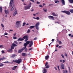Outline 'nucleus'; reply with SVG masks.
<instances>
[{
	"instance_id": "obj_15",
	"label": "nucleus",
	"mask_w": 73,
	"mask_h": 73,
	"mask_svg": "<svg viewBox=\"0 0 73 73\" xmlns=\"http://www.w3.org/2000/svg\"><path fill=\"white\" fill-rule=\"evenodd\" d=\"M24 40V38H18V39L17 40V41H23Z\"/></svg>"
},
{
	"instance_id": "obj_63",
	"label": "nucleus",
	"mask_w": 73,
	"mask_h": 73,
	"mask_svg": "<svg viewBox=\"0 0 73 73\" xmlns=\"http://www.w3.org/2000/svg\"><path fill=\"white\" fill-rule=\"evenodd\" d=\"M60 62H62V60H60Z\"/></svg>"
},
{
	"instance_id": "obj_20",
	"label": "nucleus",
	"mask_w": 73,
	"mask_h": 73,
	"mask_svg": "<svg viewBox=\"0 0 73 73\" xmlns=\"http://www.w3.org/2000/svg\"><path fill=\"white\" fill-rule=\"evenodd\" d=\"M5 12L6 14H9V11L8 10L7 11L6 10H5Z\"/></svg>"
},
{
	"instance_id": "obj_31",
	"label": "nucleus",
	"mask_w": 73,
	"mask_h": 73,
	"mask_svg": "<svg viewBox=\"0 0 73 73\" xmlns=\"http://www.w3.org/2000/svg\"><path fill=\"white\" fill-rule=\"evenodd\" d=\"M45 68H46V69H48L49 68V65H47V66H46L45 67Z\"/></svg>"
},
{
	"instance_id": "obj_50",
	"label": "nucleus",
	"mask_w": 73,
	"mask_h": 73,
	"mask_svg": "<svg viewBox=\"0 0 73 73\" xmlns=\"http://www.w3.org/2000/svg\"><path fill=\"white\" fill-rule=\"evenodd\" d=\"M14 42V43H15L16 44H18V43L17 42V41H15Z\"/></svg>"
},
{
	"instance_id": "obj_4",
	"label": "nucleus",
	"mask_w": 73,
	"mask_h": 73,
	"mask_svg": "<svg viewBox=\"0 0 73 73\" xmlns=\"http://www.w3.org/2000/svg\"><path fill=\"white\" fill-rule=\"evenodd\" d=\"M40 25V23L38 22L37 23H36L35 24V28L36 29L37 31H38L39 30V25Z\"/></svg>"
},
{
	"instance_id": "obj_61",
	"label": "nucleus",
	"mask_w": 73,
	"mask_h": 73,
	"mask_svg": "<svg viewBox=\"0 0 73 73\" xmlns=\"http://www.w3.org/2000/svg\"><path fill=\"white\" fill-rule=\"evenodd\" d=\"M37 4H40V2L38 1L37 2Z\"/></svg>"
},
{
	"instance_id": "obj_16",
	"label": "nucleus",
	"mask_w": 73,
	"mask_h": 73,
	"mask_svg": "<svg viewBox=\"0 0 73 73\" xmlns=\"http://www.w3.org/2000/svg\"><path fill=\"white\" fill-rule=\"evenodd\" d=\"M2 21L3 23H5L7 21V19H5L4 18H3L2 19Z\"/></svg>"
},
{
	"instance_id": "obj_33",
	"label": "nucleus",
	"mask_w": 73,
	"mask_h": 73,
	"mask_svg": "<svg viewBox=\"0 0 73 73\" xmlns=\"http://www.w3.org/2000/svg\"><path fill=\"white\" fill-rule=\"evenodd\" d=\"M69 11L71 13H73V9H70L69 10Z\"/></svg>"
},
{
	"instance_id": "obj_39",
	"label": "nucleus",
	"mask_w": 73,
	"mask_h": 73,
	"mask_svg": "<svg viewBox=\"0 0 73 73\" xmlns=\"http://www.w3.org/2000/svg\"><path fill=\"white\" fill-rule=\"evenodd\" d=\"M1 26L3 27V29H4V25H3V24H1Z\"/></svg>"
},
{
	"instance_id": "obj_30",
	"label": "nucleus",
	"mask_w": 73,
	"mask_h": 73,
	"mask_svg": "<svg viewBox=\"0 0 73 73\" xmlns=\"http://www.w3.org/2000/svg\"><path fill=\"white\" fill-rule=\"evenodd\" d=\"M43 10H44V12H47V10L46 9L44 8L43 9Z\"/></svg>"
},
{
	"instance_id": "obj_44",
	"label": "nucleus",
	"mask_w": 73,
	"mask_h": 73,
	"mask_svg": "<svg viewBox=\"0 0 73 73\" xmlns=\"http://www.w3.org/2000/svg\"><path fill=\"white\" fill-rule=\"evenodd\" d=\"M48 62H46V63H45V66H47L48 65Z\"/></svg>"
},
{
	"instance_id": "obj_53",
	"label": "nucleus",
	"mask_w": 73,
	"mask_h": 73,
	"mask_svg": "<svg viewBox=\"0 0 73 73\" xmlns=\"http://www.w3.org/2000/svg\"><path fill=\"white\" fill-rule=\"evenodd\" d=\"M39 7H41V8L42 7H43V6H42V5H39Z\"/></svg>"
},
{
	"instance_id": "obj_59",
	"label": "nucleus",
	"mask_w": 73,
	"mask_h": 73,
	"mask_svg": "<svg viewBox=\"0 0 73 73\" xmlns=\"http://www.w3.org/2000/svg\"><path fill=\"white\" fill-rule=\"evenodd\" d=\"M58 46H59L58 44H57L56 46V47L57 48L58 47Z\"/></svg>"
},
{
	"instance_id": "obj_43",
	"label": "nucleus",
	"mask_w": 73,
	"mask_h": 73,
	"mask_svg": "<svg viewBox=\"0 0 73 73\" xmlns=\"http://www.w3.org/2000/svg\"><path fill=\"white\" fill-rule=\"evenodd\" d=\"M23 70H25V66H23Z\"/></svg>"
},
{
	"instance_id": "obj_47",
	"label": "nucleus",
	"mask_w": 73,
	"mask_h": 73,
	"mask_svg": "<svg viewBox=\"0 0 73 73\" xmlns=\"http://www.w3.org/2000/svg\"><path fill=\"white\" fill-rule=\"evenodd\" d=\"M4 63H6L7 64H8V63H10V62H3Z\"/></svg>"
},
{
	"instance_id": "obj_21",
	"label": "nucleus",
	"mask_w": 73,
	"mask_h": 73,
	"mask_svg": "<svg viewBox=\"0 0 73 73\" xmlns=\"http://www.w3.org/2000/svg\"><path fill=\"white\" fill-rule=\"evenodd\" d=\"M66 13L67 14V15H69L70 14V12L68 11H66Z\"/></svg>"
},
{
	"instance_id": "obj_9",
	"label": "nucleus",
	"mask_w": 73,
	"mask_h": 73,
	"mask_svg": "<svg viewBox=\"0 0 73 73\" xmlns=\"http://www.w3.org/2000/svg\"><path fill=\"white\" fill-rule=\"evenodd\" d=\"M48 17L50 20L52 19V20H54V17L50 15Z\"/></svg>"
},
{
	"instance_id": "obj_17",
	"label": "nucleus",
	"mask_w": 73,
	"mask_h": 73,
	"mask_svg": "<svg viewBox=\"0 0 73 73\" xmlns=\"http://www.w3.org/2000/svg\"><path fill=\"white\" fill-rule=\"evenodd\" d=\"M24 45L25 46L23 47V48L24 49H26V48L27 47L26 46H27V45H28V44L26 43H25L24 44Z\"/></svg>"
},
{
	"instance_id": "obj_28",
	"label": "nucleus",
	"mask_w": 73,
	"mask_h": 73,
	"mask_svg": "<svg viewBox=\"0 0 73 73\" xmlns=\"http://www.w3.org/2000/svg\"><path fill=\"white\" fill-rule=\"evenodd\" d=\"M35 26H32L30 27V29H32L35 28Z\"/></svg>"
},
{
	"instance_id": "obj_24",
	"label": "nucleus",
	"mask_w": 73,
	"mask_h": 73,
	"mask_svg": "<svg viewBox=\"0 0 73 73\" xmlns=\"http://www.w3.org/2000/svg\"><path fill=\"white\" fill-rule=\"evenodd\" d=\"M22 56H25L27 55V54L25 53H23L22 54Z\"/></svg>"
},
{
	"instance_id": "obj_5",
	"label": "nucleus",
	"mask_w": 73,
	"mask_h": 73,
	"mask_svg": "<svg viewBox=\"0 0 73 73\" xmlns=\"http://www.w3.org/2000/svg\"><path fill=\"white\" fill-rule=\"evenodd\" d=\"M13 62H15L17 64H20L21 62V59H19L18 60H13Z\"/></svg>"
},
{
	"instance_id": "obj_34",
	"label": "nucleus",
	"mask_w": 73,
	"mask_h": 73,
	"mask_svg": "<svg viewBox=\"0 0 73 73\" xmlns=\"http://www.w3.org/2000/svg\"><path fill=\"white\" fill-rule=\"evenodd\" d=\"M4 48V46L3 45H0V48Z\"/></svg>"
},
{
	"instance_id": "obj_14",
	"label": "nucleus",
	"mask_w": 73,
	"mask_h": 73,
	"mask_svg": "<svg viewBox=\"0 0 73 73\" xmlns=\"http://www.w3.org/2000/svg\"><path fill=\"white\" fill-rule=\"evenodd\" d=\"M43 72V73H46V72H47V70L45 68H44Z\"/></svg>"
},
{
	"instance_id": "obj_2",
	"label": "nucleus",
	"mask_w": 73,
	"mask_h": 73,
	"mask_svg": "<svg viewBox=\"0 0 73 73\" xmlns=\"http://www.w3.org/2000/svg\"><path fill=\"white\" fill-rule=\"evenodd\" d=\"M31 5H32V3L30 2L28 5L26 6L25 7V10H26L27 9H29L31 7Z\"/></svg>"
},
{
	"instance_id": "obj_64",
	"label": "nucleus",
	"mask_w": 73,
	"mask_h": 73,
	"mask_svg": "<svg viewBox=\"0 0 73 73\" xmlns=\"http://www.w3.org/2000/svg\"><path fill=\"white\" fill-rule=\"evenodd\" d=\"M5 17H7V15L6 14L5 15Z\"/></svg>"
},
{
	"instance_id": "obj_57",
	"label": "nucleus",
	"mask_w": 73,
	"mask_h": 73,
	"mask_svg": "<svg viewBox=\"0 0 73 73\" xmlns=\"http://www.w3.org/2000/svg\"><path fill=\"white\" fill-rule=\"evenodd\" d=\"M30 1H32L33 3H34V2H35V1H34V0H30Z\"/></svg>"
},
{
	"instance_id": "obj_45",
	"label": "nucleus",
	"mask_w": 73,
	"mask_h": 73,
	"mask_svg": "<svg viewBox=\"0 0 73 73\" xmlns=\"http://www.w3.org/2000/svg\"><path fill=\"white\" fill-rule=\"evenodd\" d=\"M66 11H62V12L63 13H66Z\"/></svg>"
},
{
	"instance_id": "obj_32",
	"label": "nucleus",
	"mask_w": 73,
	"mask_h": 73,
	"mask_svg": "<svg viewBox=\"0 0 73 73\" xmlns=\"http://www.w3.org/2000/svg\"><path fill=\"white\" fill-rule=\"evenodd\" d=\"M12 49L11 48V49L8 50V52H12Z\"/></svg>"
},
{
	"instance_id": "obj_37",
	"label": "nucleus",
	"mask_w": 73,
	"mask_h": 73,
	"mask_svg": "<svg viewBox=\"0 0 73 73\" xmlns=\"http://www.w3.org/2000/svg\"><path fill=\"white\" fill-rule=\"evenodd\" d=\"M30 32H31L30 30H29V29H28L27 32V33H30Z\"/></svg>"
},
{
	"instance_id": "obj_8",
	"label": "nucleus",
	"mask_w": 73,
	"mask_h": 73,
	"mask_svg": "<svg viewBox=\"0 0 73 73\" xmlns=\"http://www.w3.org/2000/svg\"><path fill=\"white\" fill-rule=\"evenodd\" d=\"M15 46H17V45L15 44V43H13L12 44V46H11V49H13L15 48Z\"/></svg>"
},
{
	"instance_id": "obj_18",
	"label": "nucleus",
	"mask_w": 73,
	"mask_h": 73,
	"mask_svg": "<svg viewBox=\"0 0 73 73\" xmlns=\"http://www.w3.org/2000/svg\"><path fill=\"white\" fill-rule=\"evenodd\" d=\"M61 2L62 5H65V0H61Z\"/></svg>"
},
{
	"instance_id": "obj_35",
	"label": "nucleus",
	"mask_w": 73,
	"mask_h": 73,
	"mask_svg": "<svg viewBox=\"0 0 73 73\" xmlns=\"http://www.w3.org/2000/svg\"><path fill=\"white\" fill-rule=\"evenodd\" d=\"M59 1L58 0H56L55 1V3H59Z\"/></svg>"
},
{
	"instance_id": "obj_6",
	"label": "nucleus",
	"mask_w": 73,
	"mask_h": 73,
	"mask_svg": "<svg viewBox=\"0 0 73 73\" xmlns=\"http://www.w3.org/2000/svg\"><path fill=\"white\" fill-rule=\"evenodd\" d=\"M23 39H25V41L26 42V41H28V35H25L23 37Z\"/></svg>"
},
{
	"instance_id": "obj_48",
	"label": "nucleus",
	"mask_w": 73,
	"mask_h": 73,
	"mask_svg": "<svg viewBox=\"0 0 73 73\" xmlns=\"http://www.w3.org/2000/svg\"><path fill=\"white\" fill-rule=\"evenodd\" d=\"M37 38L35 37L34 38V40H37Z\"/></svg>"
},
{
	"instance_id": "obj_26",
	"label": "nucleus",
	"mask_w": 73,
	"mask_h": 73,
	"mask_svg": "<svg viewBox=\"0 0 73 73\" xmlns=\"http://www.w3.org/2000/svg\"><path fill=\"white\" fill-rule=\"evenodd\" d=\"M69 2L71 4H73V0H69Z\"/></svg>"
},
{
	"instance_id": "obj_58",
	"label": "nucleus",
	"mask_w": 73,
	"mask_h": 73,
	"mask_svg": "<svg viewBox=\"0 0 73 73\" xmlns=\"http://www.w3.org/2000/svg\"><path fill=\"white\" fill-rule=\"evenodd\" d=\"M32 49H33L32 48H29V50H32Z\"/></svg>"
},
{
	"instance_id": "obj_49",
	"label": "nucleus",
	"mask_w": 73,
	"mask_h": 73,
	"mask_svg": "<svg viewBox=\"0 0 73 73\" xmlns=\"http://www.w3.org/2000/svg\"><path fill=\"white\" fill-rule=\"evenodd\" d=\"M58 42L59 44H62V42L61 41H59Z\"/></svg>"
},
{
	"instance_id": "obj_3",
	"label": "nucleus",
	"mask_w": 73,
	"mask_h": 73,
	"mask_svg": "<svg viewBox=\"0 0 73 73\" xmlns=\"http://www.w3.org/2000/svg\"><path fill=\"white\" fill-rule=\"evenodd\" d=\"M21 21H17L16 22V25L17 26V28H20L21 27Z\"/></svg>"
},
{
	"instance_id": "obj_54",
	"label": "nucleus",
	"mask_w": 73,
	"mask_h": 73,
	"mask_svg": "<svg viewBox=\"0 0 73 73\" xmlns=\"http://www.w3.org/2000/svg\"><path fill=\"white\" fill-rule=\"evenodd\" d=\"M55 24H56V23H58V24H60V22H55Z\"/></svg>"
},
{
	"instance_id": "obj_42",
	"label": "nucleus",
	"mask_w": 73,
	"mask_h": 73,
	"mask_svg": "<svg viewBox=\"0 0 73 73\" xmlns=\"http://www.w3.org/2000/svg\"><path fill=\"white\" fill-rule=\"evenodd\" d=\"M64 55L65 56H66V57H68V55H67V54H66V52L64 53Z\"/></svg>"
},
{
	"instance_id": "obj_55",
	"label": "nucleus",
	"mask_w": 73,
	"mask_h": 73,
	"mask_svg": "<svg viewBox=\"0 0 73 73\" xmlns=\"http://www.w3.org/2000/svg\"><path fill=\"white\" fill-rule=\"evenodd\" d=\"M3 35H8V33H5Z\"/></svg>"
},
{
	"instance_id": "obj_29",
	"label": "nucleus",
	"mask_w": 73,
	"mask_h": 73,
	"mask_svg": "<svg viewBox=\"0 0 73 73\" xmlns=\"http://www.w3.org/2000/svg\"><path fill=\"white\" fill-rule=\"evenodd\" d=\"M2 11H3V8L2 7H0V12H2Z\"/></svg>"
},
{
	"instance_id": "obj_41",
	"label": "nucleus",
	"mask_w": 73,
	"mask_h": 73,
	"mask_svg": "<svg viewBox=\"0 0 73 73\" xmlns=\"http://www.w3.org/2000/svg\"><path fill=\"white\" fill-rule=\"evenodd\" d=\"M13 39H14V40H15L16 39H17V37H15L14 36H13Z\"/></svg>"
},
{
	"instance_id": "obj_25",
	"label": "nucleus",
	"mask_w": 73,
	"mask_h": 73,
	"mask_svg": "<svg viewBox=\"0 0 73 73\" xmlns=\"http://www.w3.org/2000/svg\"><path fill=\"white\" fill-rule=\"evenodd\" d=\"M15 56H16V55L15 54H13L11 56V57L13 58L14 57H15Z\"/></svg>"
},
{
	"instance_id": "obj_11",
	"label": "nucleus",
	"mask_w": 73,
	"mask_h": 73,
	"mask_svg": "<svg viewBox=\"0 0 73 73\" xmlns=\"http://www.w3.org/2000/svg\"><path fill=\"white\" fill-rule=\"evenodd\" d=\"M60 66L61 67V69H64V65L62 63L61 64Z\"/></svg>"
},
{
	"instance_id": "obj_13",
	"label": "nucleus",
	"mask_w": 73,
	"mask_h": 73,
	"mask_svg": "<svg viewBox=\"0 0 73 73\" xmlns=\"http://www.w3.org/2000/svg\"><path fill=\"white\" fill-rule=\"evenodd\" d=\"M24 50V48L20 49L18 51V53H20L22 52L23 51V50Z\"/></svg>"
},
{
	"instance_id": "obj_62",
	"label": "nucleus",
	"mask_w": 73,
	"mask_h": 73,
	"mask_svg": "<svg viewBox=\"0 0 73 73\" xmlns=\"http://www.w3.org/2000/svg\"><path fill=\"white\" fill-rule=\"evenodd\" d=\"M61 47H62V46H59L58 48H60Z\"/></svg>"
},
{
	"instance_id": "obj_27",
	"label": "nucleus",
	"mask_w": 73,
	"mask_h": 73,
	"mask_svg": "<svg viewBox=\"0 0 73 73\" xmlns=\"http://www.w3.org/2000/svg\"><path fill=\"white\" fill-rule=\"evenodd\" d=\"M67 72V70H64L63 71V73H68Z\"/></svg>"
},
{
	"instance_id": "obj_38",
	"label": "nucleus",
	"mask_w": 73,
	"mask_h": 73,
	"mask_svg": "<svg viewBox=\"0 0 73 73\" xmlns=\"http://www.w3.org/2000/svg\"><path fill=\"white\" fill-rule=\"evenodd\" d=\"M4 64L2 63H0V66H3Z\"/></svg>"
},
{
	"instance_id": "obj_46",
	"label": "nucleus",
	"mask_w": 73,
	"mask_h": 73,
	"mask_svg": "<svg viewBox=\"0 0 73 73\" xmlns=\"http://www.w3.org/2000/svg\"><path fill=\"white\" fill-rule=\"evenodd\" d=\"M26 24V23H25V22L23 23L22 25L23 26H25V25Z\"/></svg>"
},
{
	"instance_id": "obj_36",
	"label": "nucleus",
	"mask_w": 73,
	"mask_h": 73,
	"mask_svg": "<svg viewBox=\"0 0 73 73\" xmlns=\"http://www.w3.org/2000/svg\"><path fill=\"white\" fill-rule=\"evenodd\" d=\"M30 42V41H27L26 43L28 45V44H29Z\"/></svg>"
},
{
	"instance_id": "obj_10",
	"label": "nucleus",
	"mask_w": 73,
	"mask_h": 73,
	"mask_svg": "<svg viewBox=\"0 0 73 73\" xmlns=\"http://www.w3.org/2000/svg\"><path fill=\"white\" fill-rule=\"evenodd\" d=\"M17 11L16 10H15L13 13V16H15L16 15H17Z\"/></svg>"
},
{
	"instance_id": "obj_52",
	"label": "nucleus",
	"mask_w": 73,
	"mask_h": 73,
	"mask_svg": "<svg viewBox=\"0 0 73 73\" xmlns=\"http://www.w3.org/2000/svg\"><path fill=\"white\" fill-rule=\"evenodd\" d=\"M16 35V33H15L13 34V36H14V37H15Z\"/></svg>"
},
{
	"instance_id": "obj_51",
	"label": "nucleus",
	"mask_w": 73,
	"mask_h": 73,
	"mask_svg": "<svg viewBox=\"0 0 73 73\" xmlns=\"http://www.w3.org/2000/svg\"><path fill=\"white\" fill-rule=\"evenodd\" d=\"M36 20H39L40 18L38 17H37L36 18Z\"/></svg>"
},
{
	"instance_id": "obj_23",
	"label": "nucleus",
	"mask_w": 73,
	"mask_h": 73,
	"mask_svg": "<svg viewBox=\"0 0 73 73\" xmlns=\"http://www.w3.org/2000/svg\"><path fill=\"white\" fill-rule=\"evenodd\" d=\"M7 58L3 57L1 58H0V61H1L2 60H5V59H6Z\"/></svg>"
},
{
	"instance_id": "obj_56",
	"label": "nucleus",
	"mask_w": 73,
	"mask_h": 73,
	"mask_svg": "<svg viewBox=\"0 0 73 73\" xmlns=\"http://www.w3.org/2000/svg\"><path fill=\"white\" fill-rule=\"evenodd\" d=\"M68 68H69V73H70V67H69Z\"/></svg>"
},
{
	"instance_id": "obj_1",
	"label": "nucleus",
	"mask_w": 73,
	"mask_h": 73,
	"mask_svg": "<svg viewBox=\"0 0 73 73\" xmlns=\"http://www.w3.org/2000/svg\"><path fill=\"white\" fill-rule=\"evenodd\" d=\"M11 1L10 2V5L9 6L10 7H11V9L10 11H13V9H14V4L12 3H13V0H10Z\"/></svg>"
},
{
	"instance_id": "obj_22",
	"label": "nucleus",
	"mask_w": 73,
	"mask_h": 73,
	"mask_svg": "<svg viewBox=\"0 0 73 73\" xmlns=\"http://www.w3.org/2000/svg\"><path fill=\"white\" fill-rule=\"evenodd\" d=\"M17 67V66H15L14 67H13L12 68V70H15V69Z\"/></svg>"
},
{
	"instance_id": "obj_19",
	"label": "nucleus",
	"mask_w": 73,
	"mask_h": 73,
	"mask_svg": "<svg viewBox=\"0 0 73 73\" xmlns=\"http://www.w3.org/2000/svg\"><path fill=\"white\" fill-rule=\"evenodd\" d=\"M49 57V56L48 55H47L46 56H45V60H47L48 59V58Z\"/></svg>"
},
{
	"instance_id": "obj_7",
	"label": "nucleus",
	"mask_w": 73,
	"mask_h": 73,
	"mask_svg": "<svg viewBox=\"0 0 73 73\" xmlns=\"http://www.w3.org/2000/svg\"><path fill=\"white\" fill-rule=\"evenodd\" d=\"M29 43V48H31V47L33 45V42L32 40H31L30 41Z\"/></svg>"
},
{
	"instance_id": "obj_60",
	"label": "nucleus",
	"mask_w": 73,
	"mask_h": 73,
	"mask_svg": "<svg viewBox=\"0 0 73 73\" xmlns=\"http://www.w3.org/2000/svg\"><path fill=\"white\" fill-rule=\"evenodd\" d=\"M2 53H4V51L3 50L2 51Z\"/></svg>"
},
{
	"instance_id": "obj_12",
	"label": "nucleus",
	"mask_w": 73,
	"mask_h": 73,
	"mask_svg": "<svg viewBox=\"0 0 73 73\" xmlns=\"http://www.w3.org/2000/svg\"><path fill=\"white\" fill-rule=\"evenodd\" d=\"M52 16H53L57 17L58 16V14H56L54 12L52 13Z\"/></svg>"
},
{
	"instance_id": "obj_40",
	"label": "nucleus",
	"mask_w": 73,
	"mask_h": 73,
	"mask_svg": "<svg viewBox=\"0 0 73 73\" xmlns=\"http://www.w3.org/2000/svg\"><path fill=\"white\" fill-rule=\"evenodd\" d=\"M61 56H62V57L63 58H64V55L63 54H61Z\"/></svg>"
}]
</instances>
